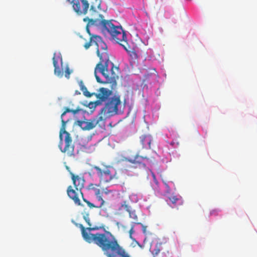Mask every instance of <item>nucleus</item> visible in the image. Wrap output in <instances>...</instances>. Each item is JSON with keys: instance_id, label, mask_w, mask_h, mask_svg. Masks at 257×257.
<instances>
[{"instance_id": "1", "label": "nucleus", "mask_w": 257, "mask_h": 257, "mask_svg": "<svg viewBox=\"0 0 257 257\" xmlns=\"http://www.w3.org/2000/svg\"><path fill=\"white\" fill-rule=\"evenodd\" d=\"M93 44L97 45V55L99 58L98 63L94 68V74L97 82L100 83L116 84L118 77V67L114 66L109 59L106 45L101 40V37L96 35L91 36L89 42L86 43L84 47L87 49Z\"/></svg>"}, {"instance_id": "2", "label": "nucleus", "mask_w": 257, "mask_h": 257, "mask_svg": "<svg viewBox=\"0 0 257 257\" xmlns=\"http://www.w3.org/2000/svg\"><path fill=\"white\" fill-rule=\"evenodd\" d=\"M76 225L81 229L84 240L89 243L97 245L107 257H132L110 232L105 231L103 233H91L88 232L87 228L82 224L76 223Z\"/></svg>"}, {"instance_id": "3", "label": "nucleus", "mask_w": 257, "mask_h": 257, "mask_svg": "<svg viewBox=\"0 0 257 257\" xmlns=\"http://www.w3.org/2000/svg\"><path fill=\"white\" fill-rule=\"evenodd\" d=\"M100 24L102 26V31L104 34H109L114 41L127 50L126 35L121 26H115L111 21L105 20H101Z\"/></svg>"}, {"instance_id": "4", "label": "nucleus", "mask_w": 257, "mask_h": 257, "mask_svg": "<svg viewBox=\"0 0 257 257\" xmlns=\"http://www.w3.org/2000/svg\"><path fill=\"white\" fill-rule=\"evenodd\" d=\"M79 85L84 95L87 97H91L92 96L94 95L97 98L96 103L100 104L101 105L104 104L107 101L112 93L110 90L104 87L100 88L97 93H90L84 85L82 81H80L79 82Z\"/></svg>"}, {"instance_id": "5", "label": "nucleus", "mask_w": 257, "mask_h": 257, "mask_svg": "<svg viewBox=\"0 0 257 257\" xmlns=\"http://www.w3.org/2000/svg\"><path fill=\"white\" fill-rule=\"evenodd\" d=\"M121 105V101L119 96L114 95L109 98L104 103V106L100 110L99 115L103 116L106 115H112L118 113V106Z\"/></svg>"}, {"instance_id": "6", "label": "nucleus", "mask_w": 257, "mask_h": 257, "mask_svg": "<svg viewBox=\"0 0 257 257\" xmlns=\"http://www.w3.org/2000/svg\"><path fill=\"white\" fill-rule=\"evenodd\" d=\"M61 118L62 126L60 131V139L62 140V134H65V147L61 151L66 153L68 156H72L74 155V147L72 144V140L70 134L66 131V124L68 120L65 121L63 117Z\"/></svg>"}, {"instance_id": "7", "label": "nucleus", "mask_w": 257, "mask_h": 257, "mask_svg": "<svg viewBox=\"0 0 257 257\" xmlns=\"http://www.w3.org/2000/svg\"><path fill=\"white\" fill-rule=\"evenodd\" d=\"M93 169L97 172L100 181L104 183L109 182L113 179H118L115 170L111 166H105L103 169L95 166Z\"/></svg>"}, {"instance_id": "8", "label": "nucleus", "mask_w": 257, "mask_h": 257, "mask_svg": "<svg viewBox=\"0 0 257 257\" xmlns=\"http://www.w3.org/2000/svg\"><path fill=\"white\" fill-rule=\"evenodd\" d=\"M72 6L73 10L79 16L86 15L90 6L87 0H67Z\"/></svg>"}, {"instance_id": "9", "label": "nucleus", "mask_w": 257, "mask_h": 257, "mask_svg": "<svg viewBox=\"0 0 257 257\" xmlns=\"http://www.w3.org/2000/svg\"><path fill=\"white\" fill-rule=\"evenodd\" d=\"M104 120V117L98 114L96 117L88 121L78 120L77 124L83 130H90L94 128L97 125L100 126L101 123H103Z\"/></svg>"}, {"instance_id": "10", "label": "nucleus", "mask_w": 257, "mask_h": 257, "mask_svg": "<svg viewBox=\"0 0 257 257\" xmlns=\"http://www.w3.org/2000/svg\"><path fill=\"white\" fill-rule=\"evenodd\" d=\"M81 196L83 201L85 202L90 208H104L105 201L102 198V195L96 197L97 202L95 204L91 203L90 201L84 198L83 193H81Z\"/></svg>"}, {"instance_id": "11", "label": "nucleus", "mask_w": 257, "mask_h": 257, "mask_svg": "<svg viewBox=\"0 0 257 257\" xmlns=\"http://www.w3.org/2000/svg\"><path fill=\"white\" fill-rule=\"evenodd\" d=\"M70 175L75 189L76 190L79 191L81 194L82 193L81 190L84 187L85 182L83 177H80L78 175H75L72 172H70Z\"/></svg>"}, {"instance_id": "12", "label": "nucleus", "mask_w": 257, "mask_h": 257, "mask_svg": "<svg viewBox=\"0 0 257 257\" xmlns=\"http://www.w3.org/2000/svg\"><path fill=\"white\" fill-rule=\"evenodd\" d=\"M153 139L149 134H143L140 137V143L144 149H151V144Z\"/></svg>"}, {"instance_id": "13", "label": "nucleus", "mask_w": 257, "mask_h": 257, "mask_svg": "<svg viewBox=\"0 0 257 257\" xmlns=\"http://www.w3.org/2000/svg\"><path fill=\"white\" fill-rule=\"evenodd\" d=\"M67 193L68 196L73 200L74 203L77 205L81 206V203L78 198V194L75 190L72 188L71 186H69L67 188Z\"/></svg>"}, {"instance_id": "14", "label": "nucleus", "mask_w": 257, "mask_h": 257, "mask_svg": "<svg viewBox=\"0 0 257 257\" xmlns=\"http://www.w3.org/2000/svg\"><path fill=\"white\" fill-rule=\"evenodd\" d=\"M90 17H86L83 19L84 22H88L87 25L91 26L95 24V20L93 19L94 16L97 14V11L95 7L91 6L89 9Z\"/></svg>"}, {"instance_id": "15", "label": "nucleus", "mask_w": 257, "mask_h": 257, "mask_svg": "<svg viewBox=\"0 0 257 257\" xmlns=\"http://www.w3.org/2000/svg\"><path fill=\"white\" fill-rule=\"evenodd\" d=\"M82 214L83 215V218L87 223V225H88V227H87V229L88 231H90L92 230H99L102 228H103V226H92V224L90 223V219H89V213L88 211H84Z\"/></svg>"}, {"instance_id": "16", "label": "nucleus", "mask_w": 257, "mask_h": 257, "mask_svg": "<svg viewBox=\"0 0 257 257\" xmlns=\"http://www.w3.org/2000/svg\"><path fill=\"white\" fill-rule=\"evenodd\" d=\"M56 54L54 53L53 57V63L54 67V74L58 77L61 78L63 76V69L60 68L58 65V62L55 57Z\"/></svg>"}, {"instance_id": "17", "label": "nucleus", "mask_w": 257, "mask_h": 257, "mask_svg": "<svg viewBox=\"0 0 257 257\" xmlns=\"http://www.w3.org/2000/svg\"><path fill=\"white\" fill-rule=\"evenodd\" d=\"M169 199L174 205V206H176L177 204L181 205L183 203L181 199L177 197L176 196L172 195L169 197Z\"/></svg>"}, {"instance_id": "18", "label": "nucleus", "mask_w": 257, "mask_h": 257, "mask_svg": "<svg viewBox=\"0 0 257 257\" xmlns=\"http://www.w3.org/2000/svg\"><path fill=\"white\" fill-rule=\"evenodd\" d=\"M144 160H146L148 162H152V160L147 157L140 156L139 155H137L135 157L134 161L137 163H141Z\"/></svg>"}, {"instance_id": "19", "label": "nucleus", "mask_w": 257, "mask_h": 257, "mask_svg": "<svg viewBox=\"0 0 257 257\" xmlns=\"http://www.w3.org/2000/svg\"><path fill=\"white\" fill-rule=\"evenodd\" d=\"M122 209H125V210L127 212H130L132 210L131 206L126 201H124L121 203L119 210Z\"/></svg>"}, {"instance_id": "20", "label": "nucleus", "mask_w": 257, "mask_h": 257, "mask_svg": "<svg viewBox=\"0 0 257 257\" xmlns=\"http://www.w3.org/2000/svg\"><path fill=\"white\" fill-rule=\"evenodd\" d=\"M129 214V217L133 219L134 220V223L137 224V221L138 220V216L136 213L135 210H131L130 212H128Z\"/></svg>"}, {"instance_id": "21", "label": "nucleus", "mask_w": 257, "mask_h": 257, "mask_svg": "<svg viewBox=\"0 0 257 257\" xmlns=\"http://www.w3.org/2000/svg\"><path fill=\"white\" fill-rule=\"evenodd\" d=\"M101 105L96 103V100L93 102H90L88 104V107L91 109H94L97 106Z\"/></svg>"}, {"instance_id": "22", "label": "nucleus", "mask_w": 257, "mask_h": 257, "mask_svg": "<svg viewBox=\"0 0 257 257\" xmlns=\"http://www.w3.org/2000/svg\"><path fill=\"white\" fill-rule=\"evenodd\" d=\"M71 72L70 70L69 67L67 66L65 70V76L67 79H69L70 78V75L71 74Z\"/></svg>"}, {"instance_id": "23", "label": "nucleus", "mask_w": 257, "mask_h": 257, "mask_svg": "<svg viewBox=\"0 0 257 257\" xmlns=\"http://www.w3.org/2000/svg\"><path fill=\"white\" fill-rule=\"evenodd\" d=\"M94 191V194H95V195L96 197L102 195V191L101 192L99 189L95 188Z\"/></svg>"}, {"instance_id": "24", "label": "nucleus", "mask_w": 257, "mask_h": 257, "mask_svg": "<svg viewBox=\"0 0 257 257\" xmlns=\"http://www.w3.org/2000/svg\"><path fill=\"white\" fill-rule=\"evenodd\" d=\"M160 251V248L159 247H157L156 248H155L152 251V254L155 256L158 255Z\"/></svg>"}, {"instance_id": "25", "label": "nucleus", "mask_w": 257, "mask_h": 257, "mask_svg": "<svg viewBox=\"0 0 257 257\" xmlns=\"http://www.w3.org/2000/svg\"><path fill=\"white\" fill-rule=\"evenodd\" d=\"M102 193H104L105 194V195H108V194H111L112 195V196H113V191L112 190H108L107 189H103L102 190Z\"/></svg>"}, {"instance_id": "26", "label": "nucleus", "mask_w": 257, "mask_h": 257, "mask_svg": "<svg viewBox=\"0 0 257 257\" xmlns=\"http://www.w3.org/2000/svg\"><path fill=\"white\" fill-rule=\"evenodd\" d=\"M138 224H140L141 225L142 227V230H143V232L144 233H146V230H147V226H145L144 225V224H143L142 223H137Z\"/></svg>"}, {"instance_id": "27", "label": "nucleus", "mask_w": 257, "mask_h": 257, "mask_svg": "<svg viewBox=\"0 0 257 257\" xmlns=\"http://www.w3.org/2000/svg\"><path fill=\"white\" fill-rule=\"evenodd\" d=\"M134 225H132V227H131V228L129 230L130 237L131 238H133L132 234L134 232Z\"/></svg>"}, {"instance_id": "28", "label": "nucleus", "mask_w": 257, "mask_h": 257, "mask_svg": "<svg viewBox=\"0 0 257 257\" xmlns=\"http://www.w3.org/2000/svg\"><path fill=\"white\" fill-rule=\"evenodd\" d=\"M71 111V109L69 108H66V110L62 113L61 114V117H63V116L66 114L67 112H69Z\"/></svg>"}, {"instance_id": "29", "label": "nucleus", "mask_w": 257, "mask_h": 257, "mask_svg": "<svg viewBox=\"0 0 257 257\" xmlns=\"http://www.w3.org/2000/svg\"><path fill=\"white\" fill-rule=\"evenodd\" d=\"M96 186V185H95V184H90L89 186H88V189H91V190H94L95 188H96L95 187V186Z\"/></svg>"}, {"instance_id": "30", "label": "nucleus", "mask_w": 257, "mask_h": 257, "mask_svg": "<svg viewBox=\"0 0 257 257\" xmlns=\"http://www.w3.org/2000/svg\"><path fill=\"white\" fill-rule=\"evenodd\" d=\"M89 26L86 25V30L87 32L89 34V35L90 36H91V34H90V30H89Z\"/></svg>"}, {"instance_id": "31", "label": "nucleus", "mask_w": 257, "mask_h": 257, "mask_svg": "<svg viewBox=\"0 0 257 257\" xmlns=\"http://www.w3.org/2000/svg\"><path fill=\"white\" fill-rule=\"evenodd\" d=\"M218 211V210L217 209H214V210H212L211 212H210V215H213V214H216V212Z\"/></svg>"}, {"instance_id": "32", "label": "nucleus", "mask_w": 257, "mask_h": 257, "mask_svg": "<svg viewBox=\"0 0 257 257\" xmlns=\"http://www.w3.org/2000/svg\"><path fill=\"white\" fill-rule=\"evenodd\" d=\"M80 110V109H75V110H73V109H71V111L73 114H76L77 112H78Z\"/></svg>"}, {"instance_id": "33", "label": "nucleus", "mask_w": 257, "mask_h": 257, "mask_svg": "<svg viewBox=\"0 0 257 257\" xmlns=\"http://www.w3.org/2000/svg\"><path fill=\"white\" fill-rule=\"evenodd\" d=\"M66 169L68 170V171L69 172V173H70V172H71L70 171L69 167L68 166H66Z\"/></svg>"}, {"instance_id": "34", "label": "nucleus", "mask_w": 257, "mask_h": 257, "mask_svg": "<svg viewBox=\"0 0 257 257\" xmlns=\"http://www.w3.org/2000/svg\"><path fill=\"white\" fill-rule=\"evenodd\" d=\"M75 93L77 94H80V93L78 90L76 91Z\"/></svg>"}, {"instance_id": "35", "label": "nucleus", "mask_w": 257, "mask_h": 257, "mask_svg": "<svg viewBox=\"0 0 257 257\" xmlns=\"http://www.w3.org/2000/svg\"><path fill=\"white\" fill-rule=\"evenodd\" d=\"M62 59L61 58V65H62Z\"/></svg>"}, {"instance_id": "36", "label": "nucleus", "mask_w": 257, "mask_h": 257, "mask_svg": "<svg viewBox=\"0 0 257 257\" xmlns=\"http://www.w3.org/2000/svg\"><path fill=\"white\" fill-rule=\"evenodd\" d=\"M166 186L167 187H168V188L169 187L168 185L167 184H166Z\"/></svg>"}]
</instances>
